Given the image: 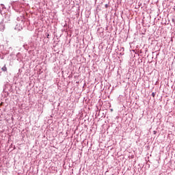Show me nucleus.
<instances>
[{
	"instance_id": "obj_1",
	"label": "nucleus",
	"mask_w": 175,
	"mask_h": 175,
	"mask_svg": "<svg viewBox=\"0 0 175 175\" xmlns=\"http://www.w3.org/2000/svg\"><path fill=\"white\" fill-rule=\"evenodd\" d=\"M4 29H5V26L3 25V24L0 23V31H3Z\"/></svg>"
},
{
	"instance_id": "obj_2",
	"label": "nucleus",
	"mask_w": 175,
	"mask_h": 175,
	"mask_svg": "<svg viewBox=\"0 0 175 175\" xmlns=\"http://www.w3.org/2000/svg\"><path fill=\"white\" fill-rule=\"evenodd\" d=\"M1 70H3V72H6V70H8V68H6V65H5L2 68Z\"/></svg>"
},
{
	"instance_id": "obj_3",
	"label": "nucleus",
	"mask_w": 175,
	"mask_h": 175,
	"mask_svg": "<svg viewBox=\"0 0 175 175\" xmlns=\"http://www.w3.org/2000/svg\"><path fill=\"white\" fill-rule=\"evenodd\" d=\"M152 96H153V98H154L155 97V93H152Z\"/></svg>"
},
{
	"instance_id": "obj_4",
	"label": "nucleus",
	"mask_w": 175,
	"mask_h": 175,
	"mask_svg": "<svg viewBox=\"0 0 175 175\" xmlns=\"http://www.w3.org/2000/svg\"><path fill=\"white\" fill-rule=\"evenodd\" d=\"M105 8H106V9H107V8H109V5L105 4Z\"/></svg>"
},
{
	"instance_id": "obj_5",
	"label": "nucleus",
	"mask_w": 175,
	"mask_h": 175,
	"mask_svg": "<svg viewBox=\"0 0 175 175\" xmlns=\"http://www.w3.org/2000/svg\"><path fill=\"white\" fill-rule=\"evenodd\" d=\"M2 105H3V102H1V103H0V106H2Z\"/></svg>"
},
{
	"instance_id": "obj_6",
	"label": "nucleus",
	"mask_w": 175,
	"mask_h": 175,
	"mask_svg": "<svg viewBox=\"0 0 175 175\" xmlns=\"http://www.w3.org/2000/svg\"><path fill=\"white\" fill-rule=\"evenodd\" d=\"M49 36H50L49 34L47 35V38H49Z\"/></svg>"
}]
</instances>
